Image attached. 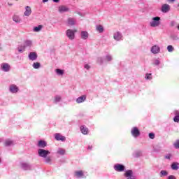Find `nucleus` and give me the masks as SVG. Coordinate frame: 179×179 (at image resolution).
I'll return each mask as SVG.
<instances>
[{
    "label": "nucleus",
    "mask_w": 179,
    "mask_h": 179,
    "mask_svg": "<svg viewBox=\"0 0 179 179\" xmlns=\"http://www.w3.org/2000/svg\"><path fill=\"white\" fill-rule=\"evenodd\" d=\"M113 38L116 41H120L122 38V34L120 31H117L113 34Z\"/></svg>",
    "instance_id": "4468645a"
},
{
    "label": "nucleus",
    "mask_w": 179,
    "mask_h": 179,
    "mask_svg": "<svg viewBox=\"0 0 179 179\" xmlns=\"http://www.w3.org/2000/svg\"><path fill=\"white\" fill-rule=\"evenodd\" d=\"M24 16H30L31 15V8L30 6H27L25 7V11L24 13Z\"/></svg>",
    "instance_id": "6ab92c4d"
},
{
    "label": "nucleus",
    "mask_w": 179,
    "mask_h": 179,
    "mask_svg": "<svg viewBox=\"0 0 179 179\" xmlns=\"http://www.w3.org/2000/svg\"><path fill=\"white\" fill-rule=\"evenodd\" d=\"M85 100H86V95H83L77 98L76 103H78V104H80V103H83V101H85Z\"/></svg>",
    "instance_id": "4be33fe9"
},
{
    "label": "nucleus",
    "mask_w": 179,
    "mask_h": 179,
    "mask_svg": "<svg viewBox=\"0 0 179 179\" xmlns=\"http://www.w3.org/2000/svg\"><path fill=\"white\" fill-rule=\"evenodd\" d=\"M141 152H136L135 157H139V156H141Z\"/></svg>",
    "instance_id": "49530a36"
},
{
    "label": "nucleus",
    "mask_w": 179,
    "mask_h": 179,
    "mask_svg": "<svg viewBox=\"0 0 179 179\" xmlns=\"http://www.w3.org/2000/svg\"><path fill=\"white\" fill-rule=\"evenodd\" d=\"M20 169H22V170H24V171H27L28 170H31V164L24 162H21L20 163Z\"/></svg>",
    "instance_id": "39448f33"
},
{
    "label": "nucleus",
    "mask_w": 179,
    "mask_h": 179,
    "mask_svg": "<svg viewBox=\"0 0 179 179\" xmlns=\"http://www.w3.org/2000/svg\"><path fill=\"white\" fill-rule=\"evenodd\" d=\"M61 96L59 95H56L55 96V99H54V103H59V101H61Z\"/></svg>",
    "instance_id": "7c9ffc66"
},
{
    "label": "nucleus",
    "mask_w": 179,
    "mask_h": 179,
    "mask_svg": "<svg viewBox=\"0 0 179 179\" xmlns=\"http://www.w3.org/2000/svg\"><path fill=\"white\" fill-rule=\"evenodd\" d=\"M65 152H66L65 150L62 148H59L57 150L58 155H61L62 156L65 155Z\"/></svg>",
    "instance_id": "473e14b6"
},
{
    "label": "nucleus",
    "mask_w": 179,
    "mask_h": 179,
    "mask_svg": "<svg viewBox=\"0 0 179 179\" xmlns=\"http://www.w3.org/2000/svg\"><path fill=\"white\" fill-rule=\"evenodd\" d=\"M37 52H31L28 55V58L30 61H36L38 58Z\"/></svg>",
    "instance_id": "1a4fd4ad"
},
{
    "label": "nucleus",
    "mask_w": 179,
    "mask_h": 179,
    "mask_svg": "<svg viewBox=\"0 0 179 179\" xmlns=\"http://www.w3.org/2000/svg\"><path fill=\"white\" fill-rule=\"evenodd\" d=\"M178 8H179V3L178 4Z\"/></svg>",
    "instance_id": "5fc2aeb1"
},
{
    "label": "nucleus",
    "mask_w": 179,
    "mask_h": 179,
    "mask_svg": "<svg viewBox=\"0 0 179 179\" xmlns=\"http://www.w3.org/2000/svg\"><path fill=\"white\" fill-rule=\"evenodd\" d=\"M174 122H179V112L176 110L175 112V117H173Z\"/></svg>",
    "instance_id": "bb28decb"
},
{
    "label": "nucleus",
    "mask_w": 179,
    "mask_h": 179,
    "mask_svg": "<svg viewBox=\"0 0 179 179\" xmlns=\"http://www.w3.org/2000/svg\"><path fill=\"white\" fill-rule=\"evenodd\" d=\"M176 149H179V140H177L174 143H173Z\"/></svg>",
    "instance_id": "4c0bfd02"
},
{
    "label": "nucleus",
    "mask_w": 179,
    "mask_h": 179,
    "mask_svg": "<svg viewBox=\"0 0 179 179\" xmlns=\"http://www.w3.org/2000/svg\"><path fill=\"white\" fill-rule=\"evenodd\" d=\"M173 155L171 154H167L166 155L164 156L165 159H167L168 160H170Z\"/></svg>",
    "instance_id": "ea45409f"
},
{
    "label": "nucleus",
    "mask_w": 179,
    "mask_h": 179,
    "mask_svg": "<svg viewBox=\"0 0 179 179\" xmlns=\"http://www.w3.org/2000/svg\"><path fill=\"white\" fill-rule=\"evenodd\" d=\"M41 29H43V25H38V27H34V31L38 33V31H41Z\"/></svg>",
    "instance_id": "cd10ccee"
},
{
    "label": "nucleus",
    "mask_w": 179,
    "mask_h": 179,
    "mask_svg": "<svg viewBox=\"0 0 179 179\" xmlns=\"http://www.w3.org/2000/svg\"><path fill=\"white\" fill-rule=\"evenodd\" d=\"M84 68L87 69V71H89V69H90L91 67L90 65L89 64H85Z\"/></svg>",
    "instance_id": "c03bdc74"
},
{
    "label": "nucleus",
    "mask_w": 179,
    "mask_h": 179,
    "mask_svg": "<svg viewBox=\"0 0 179 179\" xmlns=\"http://www.w3.org/2000/svg\"><path fill=\"white\" fill-rule=\"evenodd\" d=\"M42 2H43V3H45V2H48V0H43Z\"/></svg>",
    "instance_id": "8fccbe9b"
},
{
    "label": "nucleus",
    "mask_w": 179,
    "mask_h": 179,
    "mask_svg": "<svg viewBox=\"0 0 179 179\" xmlns=\"http://www.w3.org/2000/svg\"><path fill=\"white\" fill-rule=\"evenodd\" d=\"M74 176L77 178H81V177H83L85 176V173L83 172V171H76L74 173Z\"/></svg>",
    "instance_id": "aec40b11"
},
{
    "label": "nucleus",
    "mask_w": 179,
    "mask_h": 179,
    "mask_svg": "<svg viewBox=\"0 0 179 179\" xmlns=\"http://www.w3.org/2000/svg\"><path fill=\"white\" fill-rule=\"evenodd\" d=\"M167 179H177V178H176V176H173V175H171V176H169L167 178Z\"/></svg>",
    "instance_id": "a18cd8bd"
},
{
    "label": "nucleus",
    "mask_w": 179,
    "mask_h": 179,
    "mask_svg": "<svg viewBox=\"0 0 179 179\" xmlns=\"http://www.w3.org/2000/svg\"><path fill=\"white\" fill-rule=\"evenodd\" d=\"M8 5H9V6H12V3H8Z\"/></svg>",
    "instance_id": "603ef678"
},
{
    "label": "nucleus",
    "mask_w": 179,
    "mask_h": 179,
    "mask_svg": "<svg viewBox=\"0 0 179 179\" xmlns=\"http://www.w3.org/2000/svg\"><path fill=\"white\" fill-rule=\"evenodd\" d=\"M55 72L59 76H62V75H64V70H61L59 69H57L55 70Z\"/></svg>",
    "instance_id": "2f4dec72"
},
{
    "label": "nucleus",
    "mask_w": 179,
    "mask_h": 179,
    "mask_svg": "<svg viewBox=\"0 0 179 179\" xmlns=\"http://www.w3.org/2000/svg\"><path fill=\"white\" fill-rule=\"evenodd\" d=\"M55 138L56 141H62V142H65V141L66 140V138H65V136L61 135V134H59V133L55 134Z\"/></svg>",
    "instance_id": "9b49d317"
},
{
    "label": "nucleus",
    "mask_w": 179,
    "mask_h": 179,
    "mask_svg": "<svg viewBox=\"0 0 179 179\" xmlns=\"http://www.w3.org/2000/svg\"><path fill=\"white\" fill-rule=\"evenodd\" d=\"M58 10L59 13H64L65 12H69V8L66 6H60Z\"/></svg>",
    "instance_id": "2eb2a0df"
},
{
    "label": "nucleus",
    "mask_w": 179,
    "mask_h": 179,
    "mask_svg": "<svg viewBox=\"0 0 179 179\" xmlns=\"http://www.w3.org/2000/svg\"><path fill=\"white\" fill-rule=\"evenodd\" d=\"M103 57H98L97 63L101 64H103Z\"/></svg>",
    "instance_id": "58836bf2"
},
{
    "label": "nucleus",
    "mask_w": 179,
    "mask_h": 179,
    "mask_svg": "<svg viewBox=\"0 0 179 179\" xmlns=\"http://www.w3.org/2000/svg\"><path fill=\"white\" fill-rule=\"evenodd\" d=\"M80 129L83 135H87L89 134V129L85 126H81Z\"/></svg>",
    "instance_id": "412c9836"
},
{
    "label": "nucleus",
    "mask_w": 179,
    "mask_h": 179,
    "mask_svg": "<svg viewBox=\"0 0 179 179\" xmlns=\"http://www.w3.org/2000/svg\"><path fill=\"white\" fill-rule=\"evenodd\" d=\"M77 13H78V15H79L80 16H83V15H82L81 13L78 12Z\"/></svg>",
    "instance_id": "3c124183"
},
{
    "label": "nucleus",
    "mask_w": 179,
    "mask_h": 179,
    "mask_svg": "<svg viewBox=\"0 0 179 179\" xmlns=\"http://www.w3.org/2000/svg\"><path fill=\"white\" fill-rule=\"evenodd\" d=\"M1 68L3 72H9V70L10 69V66L7 63L1 64Z\"/></svg>",
    "instance_id": "ddd939ff"
},
{
    "label": "nucleus",
    "mask_w": 179,
    "mask_h": 179,
    "mask_svg": "<svg viewBox=\"0 0 179 179\" xmlns=\"http://www.w3.org/2000/svg\"><path fill=\"white\" fill-rule=\"evenodd\" d=\"M167 50L169 51V52H173L174 51V48L173 47V45H169L167 46Z\"/></svg>",
    "instance_id": "f704fd0d"
},
{
    "label": "nucleus",
    "mask_w": 179,
    "mask_h": 179,
    "mask_svg": "<svg viewBox=\"0 0 179 179\" xmlns=\"http://www.w3.org/2000/svg\"><path fill=\"white\" fill-rule=\"evenodd\" d=\"M124 177H126L127 179H136V177L134 176V172L132 170H127L124 173Z\"/></svg>",
    "instance_id": "423d86ee"
},
{
    "label": "nucleus",
    "mask_w": 179,
    "mask_h": 179,
    "mask_svg": "<svg viewBox=\"0 0 179 179\" xmlns=\"http://www.w3.org/2000/svg\"><path fill=\"white\" fill-rule=\"evenodd\" d=\"M0 164H1V158H0Z\"/></svg>",
    "instance_id": "6e6d98bb"
},
{
    "label": "nucleus",
    "mask_w": 179,
    "mask_h": 179,
    "mask_svg": "<svg viewBox=\"0 0 179 179\" xmlns=\"http://www.w3.org/2000/svg\"><path fill=\"white\" fill-rule=\"evenodd\" d=\"M50 151L39 148L38 150V155L39 157H43L44 159L45 163H51V157H48L50 155Z\"/></svg>",
    "instance_id": "f257e3e1"
},
{
    "label": "nucleus",
    "mask_w": 179,
    "mask_h": 179,
    "mask_svg": "<svg viewBox=\"0 0 179 179\" xmlns=\"http://www.w3.org/2000/svg\"><path fill=\"white\" fill-rule=\"evenodd\" d=\"M13 22H15V23H20L22 22V20L20 19V17L19 15H14L13 17Z\"/></svg>",
    "instance_id": "a878e982"
},
{
    "label": "nucleus",
    "mask_w": 179,
    "mask_h": 179,
    "mask_svg": "<svg viewBox=\"0 0 179 179\" xmlns=\"http://www.w3.org/2000/svg\"><path fill=\"white\" fill-rule=\"evenodd\" d=\"M169 176V172L166 170H162L159 172V177L163 178V177H167Z\"/></svg>",
    "instance_id": "393cba45"
},
{
    "label": "nucleus",
    "mask_w": 179,
    "mask_h": 179,
    "mask_svg": "<svg viewBox=\"0 0 179 179\" xmlns=\"http://www.w3.org/2000/svg\"><path fill=\"white\" fill-rule=\"evenodd\" d=\"M78 30L74 29H67L66 31V35L69 38V40H75V33H76Z\"/></svg>",
    "instance_id": "20e7f679"
},
{
    "label": "nucleus",
    "mask_w": 179,
    "mask_h": 179,
    "mask_svg": "<svg viewBox=\"0 0 179 179\" xmlns=\"http://www.w3.org/2000/svg\"><path fill=\"white\" fill-rule=\"evenodd\" d=\"M114 170L118 172H122L125 171V166L121 164H116L114 165Z\"/></svg>",
    "instance_id": "0eeeda50"
},
{
    "label": "nucleus",
    "mask_w": 179,
    "mask_h": 179,
    "mask_svg": "<svg viewBox=\"0 0 179 179\" xmlns=\"http://www.w3.org/2000/svg\"><path fill=\"white\" fill-rule=\"evenodd\" d=\"M53 2H55V3H58V2H59V0H53Z\"/></svg>",
    "instance_id": "09e8293b"
},
{
    "label": "nucleus",
    "mask_w": 179,
    "mask_h": 179,
    "mask_svg": "<svg viewBox=\"0 0 179 179\" xmlns=\"http://www.w3.org/2000/svg\"><path fill=\"white\" fill-rule=\"evenodd\" d=\"M33 45V41L31 40H27L24 42V44L18 47V51L22 54V52H24L26 48L29 47H31Z\"/></svg>",
    "instance_id": "f03ea898"
},
{
    "label": "nucleus",
    "mask_w": 179,
    "mask_h": 179,
    "mask_svg": "<svg viewBox=\"0 0 179 179\" xmlns=\"http://www.w3.org/2000/svg\"><path fill=\"white\" fill-rule=\"evenodd\" d=\"M15 1H19V0H15Z\"/></svg>",
    "instance_id": "4d7b16f0"
},
{
    "label": "nucleus",
    "mask_w": 179,
    "mask_h": 179,
    "mask_svg": "<svg viewBox=\"0 0 179 179\" xmlns=\"http://www.w3.org/2000/svg\"><path fill=\"white\" fill-rule=\"evenodd\" d=\"M154 65H160V61L159 59H155L154 62Z\"/></svg>",
    "instance_id": "79ce46f5"
},
{
    "label": "nucleus",
    "mask_w": 179,
    "mask_h": 179,
    "mask_svg": "<svg viewBox=\"0 0 179 179\" xmlns=\"http://www.w3.org/2000/svg\"><path fill=\"white\" fill-rule=\"evenodd\" d=\"M9 90L10 93H17L19 92V87L16 85L13 84L10 85Z\"/></svg>",
    "instance_id": "9d476101"
},
{
    "label": "nucleus",
    "mask_w": 179,
    "mask_h": 179,
    "mask_svg": "<svg viewBox=\"0 0 179 179\" xmlns=\"http://www.w3.org/2000/svg\"><path fill=\"white\" fill-rule=\"evenodd\" d=\"M160 20L161 18L159 16L152 17L151 22H150V26L151 27H157L160 26Z\"/></svg>",
    "instance_id": "7ed1b4c3"
},
{
    "label": "nucleus",
    "mask_w": 179,
    "mask_h": 179,
    "mask_svg": "<svg viewBox=\"0 0 179 179\" xmlns=\"http://www.w3.org/2000/svg\"><path fill=\"white\" fill-rule=\"evenodd\" d=\"M151 52L152 54H159L160 52V48L157 45H154L151 48Z\"/></svg>",
    "instance_id": "f3484780"
},
{
    "label": "nucleus",
    "mask_w": 179,
    "mask_h": 179,
    "mask_svg": "<svg viewBox=\"0 0 179 179\" xmlns=\"http://www.w3.org/2000/svg\"><path fill=\"white\" fill-rule=\"evenodd\" d=\"M131 134L134 138H138L141 135V131H139L138 127H133L131 130Z\"/></svg>",
    "instance_id": "6e6552de"
},
{
    "label": "nucleus",
    "mask_w": 179,
    "mask_h": 179,
    "mask_svg": "<svg viewBox=\"0 0 179 179\" xmlns=\"http://www.w3.org/2000/svg\"><path fill=\"white\" fill-rule=\"evenodd\" d=\"M96 31H99V33H103L104 31V28L101 25H98L96 27Z\"/></svg>",
    "instance_id": "c85d7f7f"
},
{
    "label": "nucleus",
    "mask_w": 179,
    "mask_h": 179,
    "mask_svg": "<svg viewBox=\"0 0 179 179\" xmlns=\"http://www.w3.org/2000/svg\"><path fill=\"white\" fill-rule=\"evenodd\" d=\"M105 59L106 61H108V62L113 61V56H111L110 55H107L105 57Z\"/></svg>",
    "instance_id": "72a5a7b5"
},
{
    "label": "nucleus",
    "mask_w": 179,
    "mask_h": 179,
    "mask_svg": "<svg viewBox=\"0 0 179 179\" xmlns=\"http://www.w3.org/2000/svg\"><path fill=\"white\" fill-rule=\"evenodd\" d=\"M148 136L150 139H155V134L154 133H150Z\"/></svg>",
    "instance_id": "a19ab883"
},
{
    "label": "nucleus",
    "mask_w": 179,
    "mask_h": 179,
    "mask_svg": "<svg viewBox=\"0 0 179 179\" xmlns=\"http://www.w3.org/2000/svg\"><path fill=\"white\" fill-rule=\"evenodd\" d=\"M171 167L172 170L177 171L179 169V163L178 162H173L171 165Z\"/></svg>",
    "instance_id": "b1692460"
},
{
    "label": "nucleus",
    "mask_w": 179,
    "mask_h": 179,
    "mask_svg": "<svg viewBox=\"0 0 179 179\" xmlns=\"http://www.w3.org/2000/svg\"><path fill=\"white\" fill-rule=\"evenodd\" d=\"M34 69H39L41 67V64L39 62H35L32 65Z\"/></svg>",
    "instance_id": "c756f323"
},
{
    "label": "nucleus",
    "mask_w": 179,
    "mask_h": 179,
    "mask_svg": "<svg viewBox=\"0 0 179 179\" xmlns=\"http://www.w3.org/2000/svg\"><path fill=\"white\" fill-rule=\"evenodd\" d=\"M38 148H45L47 146V143L43 140H41L38 142Z\"/></svg>",
    "instance_id": "5701e85b"
},
{
    "label": "nucleus",
    "mask_w": 179,
    "mask_h": 179,
    "mask_svg": "<svg viewBox=\"0 0 179 179\" xmlns=\"http://www.w3.org/2000/svg\"><path fill=\"white\" fill-rule=\"evenodd\" d=\"M67 23L69 26H75L76 23V20L75 18L69 17L67 20Z\"/></svg>",
    "instance_id": "a211bd4d"
},
{
    "label": "nucleus",
    "mask_w": 179,
    "mask_h": 179,
    "mask_svg": "<svg viewBox=\"0 0 179 179\" xmlns=\"http://www.w3.org/2000/svg\"><path fill=\"white\" fill-rule=\"evenodd\" d=\"M89 149H92V148L89 147Z\"/></svg>",
    "instance_id": "864d4df0"
},
{
    "label": "nucleus",
    "mask_w": 179,
    "mask_h": 179,
    "mask_svg": "<svg viewBox=\"0 0 179 179\" xmlns=\"http://www.w3.org/2000/svg\"><path fill=\"white\" fill-rule=\"evenodd\" d=\"M161 10L163 12V13H167V12H170V5L167 3L163 4Z\"/></svg>",
    "instance_id": "f8f14e48"
},
{
    "label": "nucleus",
    "mask_w": 179,
    "mask_h": 179,
    "mask_svg": "<svg viewBox=\"0 0 179 179\" xmlns=\"http://www.w3.org/2000/svg\"><path fill=\"white\" fill-rule=\"evenodd\" d=\"M80 36L83 40H87L89 38V32L86 31H82L80 33Z\"/></svg>",
    "instance_id": "dca6fc26"
},
{
    "label": "nucleus",
    "mask_w": 179,
    "mask_h": 179,
    "mask_svg": "<svg viewBox=\"0 0 179 179\" xmlns=\"http://www.w3.org/2000/svg\"><path fill=\"white\" fill-rule=\"evenodd\" d=\"M145 78L148 79L149 80H151V79H152V73H146Z\"/></svg>",
    "instance_id": "e433bc0d"
},
{
    "label": "nucleus",
    "mask_w": 179,
    "mask_h": 179,
    "mask_svg": "<svg viewBox=\"0 0 179 179\" xmlns=\"http://www.w3.org/2000/svg\"><path fill=\"white\" fill-rule=\"evenodd\" d=\"M172 39L177 41V40H179V38H178V36L173 35V36H172Z\"/></svg>",
    "instance_id": "37998d69"
},
{
    "label": "nucleus",
    "mask_w": 179,
    "mask_h": 179,
    "mask_svg": "<svg viewBox=\"0 0 179 179\" xmlns=\"http://www.w3.org/2000/svg\"><path fill=\"white\" fill-rule=\"evenodd\" d=\"M6 146H11V145H13V141L10 140H8L5 142Z\"/></svg>",
    "instance_id": "c9c22d12"
},
{
    "label": "nucleus",
    "mask_w": 179,
    "mask_h": 179,
    "mask_svg": "<svg viewBox=\"0 0 179 179\" xmlns=\"http://www.w3.org/2000/svg\"><path fill=\"white\" fill-rule=\"evenodd\" d=\"M168 2H169L170 3H174V2H176V0H168Z\"/></svg>",
    "instance_id": "de8ad7c7"
}]
</instances>
